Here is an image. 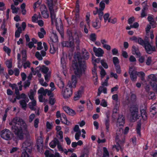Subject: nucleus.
<instances>
[{
  "instance_id": "f257e3e1",
  "label": "nucleus",
  "mask_w": 157,
  "mask_h": 157,
  "mask_svg": "<svg viewBox=\"0 0 157 157\" xmlns=\"http://www.w3.org/2000/svg\"><path fill=\"white\" fill-rule=\"evenodd\" d=\"M9 124L12 126V131L20 140L23 139L25 136L29 133L27 124L21 117H16L14 118Z\"/></svg>"
},
{
  "instance_id": "f03ea898",
  "label": "nucleus",
  "mask_w": 157,
  "mask_h": 157,
  "mask_svg": "<svg viewBox=\"0 0 157 157\" xmlns=\"http://www.w3.org/2000/svg\"><path fill=\"white\" fill-rule=\"evenodd\" d=\"M78 63H73L72 67L75 75L72 76L71 81H69L67 86L72 89L75 88L77 83V77L79 78L84 72V69L86 67V65L85 61L80 58L77 55Z\"/></svg>"
},
{
  "instance_id": "7ed1b4c3",
  "label": "nucleus",
  "mask_w": 157,
  "mask_h": 157,
  "mask_svg": "<svg viewBox=\"0 0 157 157\" xmlns=\"http://www.w3.org/2000/svg\"><path fill=\"white\" fill-rule=\"evenodd\" d=\"M47 4L49 10L52 24H56L57 29L61 37H63V27L60 19L57 21L56 13L57 9V0H47Z\"/></svg>"
},
{
  "instance_id": "20e7f679",
  "label": "nucleus",
  "mask_w": 157,
  "mask_h": 157,
  "mask_svg": "<svg viewBox=\"0 0 157 157\" xmlns=\"http://www.w3.org/2000/svg\"><path fill=\"white\" fill-rule=\"evenodd\" d=\"M123 127L118 128L117 131L116 140L118 143H121L122 141L123 143L124 142V136L123 134Z\"/></svg>"
},
{
  "instance_id": "39448f33",
  "label": "nucleus",
  "mask_w": 157,
  "mask_h": 157,
  "mask_svg": "<svg viewBox=\"0 0 157 157\" xmlns=\"http://www.w3.org/2000/svg\"><path fill=\"white\" fill-rule=\"evenodd\" d=\"M62 94L65 99H67L71 97L72 94V89L67 86L66 87L62 89Z\"/></svg>"
},
{
  "instance_id": "423d86ee",
  "label": "nucleus",
  "mask_w": 157,
  "mask_h": 157,
  "mask_svg": "<svg viewBox=\"0 0 157 157\" xmlns=\"http://www.w3.org/2000/svg\"><path fill=\"white\" fill-rule=\"evenodd\" d=\"M138 108L136 106H132L130 108V111L131 112L132 117L130 121L132 122H134L137 119L139 118L138 113Z\"/></svg>"
},
{
  "instance_id": "0eeeda50",
  "label": "nucleus",
  "mask_w": 157,
  "mask_h": 157,
  "mask_svg": "<svg viewBox=\"0 0 157 157\" xmlns=\"http://www.w3.org/2000/svg\"><path fill=\"white\" fill-rule=\"evenodd\" d=\"M153 43V41L151 40L150 43L148 40L147 42L145 43V44L144 46V47L146 52L149 54H151L153 52H155L156 51L155 46L151 45V44H152Z\"/></svg>"
},
{
  "instance_id": "6e6552de",
  "label": "nucleus",
  "mask_w": 157,
  "mask_h": 157,
  "mask_svg": "<svg viewBox=\"0 0 157 157\" xmlns=\"http://www.w3.org/2000/svg\"><path fill=\"white\" fill-rule=\"evenodd\" d=\"M11 132L10 131L7 129L2 130L1 132V137L6 140H10L11 139Z\"/></svg>"
},
{
  "instance_id": "1a4fd4ad",
  "label": "nucleus",
  "mask_w": 157,
  "mask_h": 157,
  "mask_svg": "<svg viewBox=\"0 0 157 157\" xmlns=\"http://www.w3.org/2000/svg\"><path fill=\"white\" fill-rule=\"evenodd\" d=\"M129 73L132 81H135L137 78V75H138L137 72L136 71L135 68L134 67H130Z\"/></svg>"
},
{
  "instance_id": "9d476101",
  "label": "nucleus",
  "mask_w": 157,
  "mask_h": 157,
  "mask_svg": "<svg viewBox=\"0 0 157 157\" xmlns=\"http://www.w3.org/2000/svg\"><path fill=\"white\" fill-rule=\"evenodd\" d=\"M83 36V34L80 31H75L73 36V39L75 40V42L77 44H79L80 43L79 39L81 38Z\"/></svg>"
},
{
  "instance_id": "9b49d317",
  "label": "nucleus",
  "mask_w": 157,
  "mask_h": 157,
  "mask_svg": "<svg viewBox=\"0 0 157 157\" xmlns=\"http://www.w3.org/2000/svg\"><path fill=\"white\" fill-rule=\"evenodd\" d=\"M124 124V117L122 115H120L117 120V128L120 127H123Z\"/></svg>"
},
{
  "instance_id": "f8f14e48",
  "label": "nucleus",
  "mask_w": 157,
  "mask_h": 157,
  "mask_svg": "<svg viewBox=\"0 0 157 157\" xmlns=\"http://www.w3.org/2000/svg\"><path fill=\"white\" fill-rule=\"evenodd\" d=\"M93 50L95 56L98 57L102 56L104 53V51L100 48H97L94 47Z\"/></svg>"
},
{
  "instance_id": "ddd939ff",
  "label": "nucleus",
  "mask_w": 157,
  "mask_h": 157,
  "mask_svg": "<svg viewBox=\"0 0 157 157\" xmlns=\"http://www.w3.org/2000/svg\"><path fill=\"white\" fill-rule=\"evenodd\" d=\"M62 45L67 47H73L74 46V41L73 39H69V41H64L62 43Z\"/></svg>"
},
{
  "instance_id": "4468645a",
  "label": "nucleus",
  "mask_w": 157,
  "mask_h": 157,
  "mask_svg": "<svg viewBox=\"0 0 157 157\" xmlns=\"http://www.w3.org/2000/svg\"><path fill=\"white\" fill-rule=\"evenodd\" d=\"M84 91V87L83 86H81L78 91V92L75 95L74 97V100L75 101H77L81 97L82 94Z\"/></svg>"
},
{
  "instance_id": "2eb2a0df",
  "label": "nucleus",
  "mask_w": 157,
  "mask_h": 157,
  "mask_svg": "<svg viewBox=\"0 0 157 157\" xmlns=\"http://www.w3.org/2000/svg\"><path fill=\"white\" fill-rule=\"evenodd\" d=\"M63 109L64 111L70 115L74 116L75 115V112L68 106H65L63 107Z\"/></svg>"
},
{
  "instance_id": "dca6fc26",
  "label": "nucleus",
  "mask_w": 157,
  "mask_h": 157,
  "mask_svg": "<svg viewBox=\"0 0 157 157\" xmlns=\"http://www.w3.org/2000/svg\"><path fill=\"white\" fill-rule=\"evenodd\" d=\"M92 26L96 29H99L101 26V22L100 21L98 18H96L95 21L92 22Z\"/></svg>"
},
{
  "instance_id": "f3484780",
  "label": "nucleus",
  "mask_w": 157,
  "mask_h": 157,
  "mask_svg": "<svg viewBox=\"0 0 157 157\" xmlns=\"http://www.w3.org/2000/svg\"><path fill=\"white\" fill-rule=\"evenodd\" d=\"M29 101V99L28 98L27 99H23L20 100L19 101V103L20 104V106L22 108L24 109L25 110L27 107V104L26 103L28 102Z\"/></svg>"
},
{
  "instance_id": "a211bd4d",
  "label": "nucleus",
  "mask_w": 157,
  "mask_h": 157,
  "mask_svg": "<svg viewBox=\"0 0 157 157\" xmlns=\"http://www.w3.org/2000/svg\"><path fill=\"white\" fill-rule=\"evenodd\" d=\"M44 154L46 157H60V155L59 153L56 152L54 155L51 153L49 150H47L44 153Z\"/></svg>"
},
{
  "instance_id": "6ab92c4d",
  "label": "nucleus",
  "mask_w": 157,
  "mask_h": 157,
  "mask_svg": "<svg viewBox=\"0 0 157 157\" xmlns=\"http://www.w3.org/2000/svg\"><path fill=\"white\" fill-rule=\"evenodd\" d=\"M50 39L52 41L55 43H56L58 41V37L55 32H52L51 34Z\"/></svg>"
},
{
  "instance_id": "aec40b11",
  "label": "nucleus",
  "mask_w": 157,
  "mask_h": 157,
  "mask_svg": "<svg viewBox=\"0 0 157 157\" xmlns=\"http://www.w3.org/2000/svg\"><path fill=\"white\" fill-rule=\"evenodd\" d=\"M32 101L29 103V108L32 110H34L36 109V101L35 99L31 100Z\"/></svg>"
},
{
  "instance_id": "412c9836",
  "label": "nucleus",
  "mask_w": 157,
  "mask_h": 157,
  "mask_svg": "<svg viewBox=\"0 0 157 157\" xmlns=\"http://www.w3.org/2000/svg\"><path fill=\"white\" fill-rule=\"evenodd\" d=\"M140 112L142 118L144 120L147 119V115L146 112V108L144 107V108L142 107L140 109Z\"/></svg>"
},
{
  "instance_id": "4be33fe9",
  "label": "nucleus",
  "mask_w": 157,
  "mask_h": 157,
  "mask_svg": "<svg viewBox=\"0 0 157 157\" xmlns=\"http://www.w3.org/2000/svg\"><path fill=\"white\" fill-rule=\"evenodd\" d=\"M132 51L133 54H136L138 56H140V53L139 50L138 48L135 46H132Z\"/></svg>"
},
{
  "instance_id": "5701e85b",
  "label": "nucleus",
  "mask_w": 157,
  "mask_h": 157,
  "mask_svg": "<svg viewBox=\"0 0 157 157\" xmlns=\"http://www.w3.org/2000/svg\"><path fill=\"white\" fill-rule=\"evenodd\" d=\"M59 143L57 139L55 138L49 144L50 146L52 148H54Z\"/></svg>"
},
{
  "instance_id": "b1692460",
  "label": "nucleus",
  "mask_w": 157,
  "mask_h": 157,
  "mask_svg": "<svg viewBox=\"0 0 157 157\" xmlns=\"http://www.w3.org/2000/svg\"><path fill=\"white\" fill-rule=\"evenodd\" d=\"M82 56L83 59L85 60H87L89 56L88 52L85 49H83L82 51Z\"/></svg>"
},
{
  "instance_id": "393cba45",
  "label": "nucleus",
  "mask_w": 157,
  "mask_h": 157,
  "mask_svg": "<svg viewBox=\"0 0 157 157\" xmlns=\"http://www.w3.org/2000/svg\"><path fill=\"white\" fill-rule=\"evenodd\" d=\"M117 145H114L113 146V148H115L117 151H118L119 150H120L121 152H122L123 150V147L122 145H121L120 144H121L124 143H123L122 141L121 142V143H118L117 142Z\"/></svg>"
},
{
  "instance_id": "a878e982",
  "label": "nucleus",
  "mask_w": 157,
  "mask_h": 157,
  "mask_svg": "<svg viewBox=\"0 0 157 157\" xmlns=\"http://www.w3.org/2000/svg\"><path fill=\"white\" fill-rule=\"evenodd\" d=\"M58 46L56 44H52V47L51 46L50 52L51 53L54 54L57 51Z\"/></svg>"
},
{
  "instance_id": "bb28decb",
  "label": "nucleus",
  "mask_w": 157,
  "mask_h": 157,
  "mask_svg": "<svg viewBox=\"0 0 157 157\" xmlns=\"http://www.w3.org/2000/svg\"><path fill=\"white\" fill-rule=\"evenodd\" d=\"M46 33V31L43 28L40 29V31L38 33L39 37L40 38L44 37Z\"/></svg>"
},
{
  "instance_id": "cd10ccee",
  "label": "nucleus",
  "mask_w": 157,
  "mask_h": 157,
  "mask_svg": "<svg viewBox=\"0 0 157 157\" xmlns=\"http://www.w3.org/2000/svg\"><path fill=\"white\" fill-rule=\"evenodd\" d=\"M36 93V91L31 89L30 90L29 93L28 94V95L30 99L31 100L34 99V97L35 96Z\"/></svg>"
},
{
  "instance_id": "c85d7f7f",
  "label": "nucleus",
  "mask_w": 157,
  "mask_h": 157,
  "mask_svg": "<svg viewBox=\"0 0 157 157\" xmlns=\"http://www.w3.org/2000/svg\"><path fill=\"white\" fill-rule=\"evenodd\" d=\"M21 53L22 54V62L23 63L25 61L26 59V51L24 49L22 50L21 52Z\"/></svg>"
},
{
  "instance_id": "c756f323",
  "label": "nucleus",
  "mask_w": 157,
  "mask_h": 157,
  "mask_svg": "<svg viewBox=\"0 0 157 157\" xmlns=\"http://www.w3.org/2000/svg\"><path fill=\"white\" fill-rule=\"evenodd\" d=\"M47 89L45 90L43 87H41L38 91V93L39 94H40L43 96H46L47 94Z\"/></svg>"
},
{
  "instance_id": "7c9ffc66",
  "label": "nucleus",
  "mask_w": 157,
  "mask_h": 157,
  "mask_svg": "<svg viewBox=\"0 0 157 157\" xmlns=\"http://www.w3.org/2000/svg\"><path fill=\"white\" fill-rule=\"evenodd\" d=\"M109 15L110 14L109 13H106L103 14V17L105 23H106L107 21L109 23L110 22V19L109 18Z\"/></svg>"
},
{
  "instance_id": "2f4dec72",
  "label": "nucleus",
  "mask_w": 157,
  "mask_h": 157,
  "mask_svg": "<svg viewBox=\"0 0 157 157\" xmlns=\"http://www.w3.org/2000/svg\"><path fill=\"white\" fill-rule=\"evenodd\" d=\"M61 121L64 124L67 125L68 124L67 123V120L66 115L64 113H62L61 114Z\"/></svg>"
},
{
  "instance_id": "473e14b6",
  "label": "nucleus",
  "mask_w": 157,
  "mask_h": 157,
  "mask_svg": "<svg viewBox=\"0 0 157 157\" xmlns=\"http://www.w3.org/2000/svg\"><path fill=\"white\" fill-rule=\"evenodd\" d=\"M147 1H145L141 3L143 9L142 10L147 11L148 10L149 6L148 5Z\"/></svg>"
},
{
  "instance_id": "72a5a7b5",
  "label": "nucleus",
  "mask_w": 157,
  "mask_h": 157,
  "mask_svg": "<svg viewBox=\"0 0 157 157\" xmlns=\"http://www.w3.org/2000/svg\"><path fill=\"white\" fill-rule=\"evenodd\" d=\"M105 124L106 126V129L107 132H109V120L108 117L105 121Z\"/></svg>"
},
{
  "instance_id": "f704fd0d",
  "label": "nucleus",
  "mask_w": 157,
  "mask_h": 157,
  "mask_svg": "<svg viewBox=\"0 0 157 157\" xmlns=\"http://www.w3.org/2000/svg\"><path fill=\"white\" fill-rule=\"evenodd\" d=\"M148 78L149 79L148 80H149L150 79L156 82H157V77L154 74H151L149 75L148 76Z\"/></svg>"
},
{
  "instance_id": "c9c22d12",
  "label": "nucleus",
  "mask_w": 157,
  "mask_h": 157,
  "mask_svg": "<svg viewBox=\"0 0 157 157\" xmlns=\"http://www.w3.org/2000/svg\"><path fill=\"white\" fill-rule=\"evenodd\" d=\"M56 83L57 85L60 88H61L64 87V83L60 78L59 79L57 80Z\"/></svg>"
},
{
  "instance_id": "e433bc0d",
  "label": "nucleus",
  "mask_w": 157,
  "mask_h": 157,
  "mask_svg": "<svg viewBox=\"0 0 157 157\" xmlns=\"http://www.w3.org/2000/svg\"><path fill=\"white\" fill-rule=\"evenodd\" d=\"M103 157H109V153L107 149L105 147H103Z\"/></svg>"
},
{
  "instance_id": "4c0bfd02",
  "label": "nucleus",
  "mask_w": 157,
  "mask_h": 157,
  "mask_svg": "<svg viewBox=\"0 0 157 157\" xmlns=\"http://www.w3.org/2000/svg\"><path fill=\"white\" fill-rule=\"evenodd\" d=\"M148 41L147 40L145 39L144 40L141 38H139L138 39V43L141 45L144 46L145 44V43L147 42Z\"/></svg>"
},
{
  "instance_id": "58836bf2",
  "label": "nucleus",
  "mask_w": 157,
  "mask_h": 157,
  "mask_svg": "<svg viewBox=\"0 0 157 157\" xmlns=\"http://www.w3.org/2000/svg\"><path fill=\"white\" fill-rule=\"evenodd\" d=\"M100 61V58H98L95 59V57L94 56H93L92 57V62L94 64V67L97 66V65L95 64V63H99Z\"/></svg>"
},
{
  "instance_id": "ea45409f",
  "label": "nucleus",
  "mask_w": 157,
  "mask_h": 157,
  "mask_svg": "<svg viewBox=\"0 0 157 157\" xmlns=\"http://www.w3.org/2000/svg\"><path fill=\"white\" fill-rule=\"evenodd\" d=\"M11 8L12 10V13H17L19 9V8H16L13 5H11Z\"/></svg>"
},
{
  "instance_id": "a19ab883",
  "label": "nucleus",
  "mask_w": 157,
  "mask_h": 157,
  "mask_svg": "<svg viewBox=\"0 0 157 157\" xmlns=\"http://www.w3.org/2000/svg\"><path fill=\"white\" fill-rule=\"evenodd\" d=\"M100 11L99 12L103 11L105 8V4L104 1H101L99 4Z\"/></svg>"
},
{
  "instance_id": "79ce46f5",
  "label": "nucleus",
  "mask_w": 157,
  "mask_h": 157,
  "mask_svg": "<svg viewBox=\"0 0 157 157\" xmlns=\"http://www.w3.org/2000/svg\"><path fill=\"white\" fill-rule=\"evenodd\" d=\"M154 111L153 112V114L154 113H155L157 112V103L154 104L153 105L151 106V112Z\"/></svg>"
},
{
  "instance_id": "37998d69",
  "label": "nucleus",
  "mask_w": 157,
  "mask_h": 157,
  "mask_svg": "<svg viewBox=\"0 0 157 157\" xmlns=\"http://www.w3.org/2000/svg\"><path fill=\"white\" fill-rule=\"evenodd\" d=\"M90 39L91 41L94 42L96 39V36L95 33L91 34L90 36Z\"/></svg>"
},
{
  "instance_id": "c03bdc74",
  "label": "nucleus",
  "mask_w": 157,
  "mask_h": 157,
  "mask_svg": "<svg viewBox=\"0 0 157 157\" xmlns=\"http://www.w3.org/2000/svg\"><path fill=\"white\" fill-rule=\"evenodd\" d=\"M6 64L7 67L9 68H11L12 67V61L11 60H8L6 61Z\"/></svg>"
},
{
  "instance_id": "a18cd8bd",
  "label": "nucleus",
  "mask_w": 157,
  "mask_h": 157,
  "mask_svg": "<svg viewBox=\"0 0 157 157\" xmlns=\"http://www.w3.org/2000/svg\"><path fill=\"white\" fill-rule=\"evenodd\" d=\"M56 101L55 98L53 97H50L49 99V103L51 105H54Z\"/></svg>"
},
{
  "instance_id": "49530a36",
  "label": "nucleus",
  "mask_w": 157,
  "mask_h": 157,
  "mask_svg": "<svg viewBox=\"0 0 157 157\" xmlns=\"http://www.w3.org/2000/svg\"><path fill=\"white\" fill-rule=\"evenodd\" d=\"M150 84L153 90L157 93V84L155 83L150 82Z\"/></svg>"
},
{
  "instance_id": "de8ad7c7",
  "label": "nucleus",
  "mask_w": 157,
  "mask_h": 157,
  "mask_svg": "<svg viewBox=\"0 0 157 157\" xmlns=\"http://www.w3.org/2000/svg\"><path fill=\"white\" fill-rule=\"evenodd\" d=\"M86 105L87 108L89 110H91L93 109L92 105L90 101H87Z\"/></svg>"
},
{
  "instance_id": "09e8293b",
  "label": "nucleus",
  "mask_w": 157,
  "mask_h": 157,
  "mask_svg": "<svg viewBox=\"0 0 157 157\" xmlns=\"http://www.w3.org/2000/svg\"><path fill=\"white\" fill-rule=\"evenodd\" d=\"M42 16L45 18H48L49 16L48 11L47 10L41 13Z\"/></svg>"
},
{
  "instance_id": "8fccbe9b",
  "label": "nucleus",
  "mask_w": 157,
  "mask_h": 157,
  "mask_svg": "<svg viewBox=\"0 0 157 157\" xmlns=\"http://www.w3.org/2000/svg\"><path fill=\"white\" fill-rule=\"evenodd\" d=\"M147 11L145 10H142L140 13V17L141 18H143L147 16Z\"/></svg>"
},
{
  "instance_id": "3c124183",
  "label": "nucleus",
  "mask_w": 157,
  "mask_h": 157,
  "mask_svg": "<svg viewBox=\"0 0 157 157\" xmlns=\"http://www.w3.org/2000/svg\"><path fill=\"white\" fill-rule=\"evenodd\" d=\"M35 56L36 58L39 60H42L43 58L42 56L40 54V52H37L35 53Z\"/></svg>"
},
{
  "instance_id": "603ef678",
  "label": "nucleus",
  "mask_w": 157,
  "mask_h": 157,
  "mask_svg": "<svg viewBox=\"0 0 157 157\" xmlns=\"http://www.w3.org/2000/svg\"><path fill=\"white\" fill-rule=\"evenodd\" d=\"M113 62L115 66L119 65V60L117 57H114L113 58Z\"/></svg>"
},
{
  "instance_id": "864d4df0",
  "label": "nucleus",
  "mask_w": 157,
  "mask_h": 157,
  "mask_svg": "<svg viewBox=\"0 0 157 157\" xmlns=\"http://www.w3.org/2000/svg\"><path fill=\"white\" fill-rule=\"evenodd\" d=\"M30 81L29 80H27L25 81L23 85V87L24 89H26L27 87H28L30 86Z\"/></svg>"
},
{
  "instance_id": "5fc2aeb1",
  "label": "nucleus",
  "mask_w": 157,
  "mask_h": 157,
  "mask_svg": "<svg viewBox=\"0 0 157 157\" xmlns=\"http://www.w3.org/2000/svg\"><path fill=\"white\" fill-rule=\"evenodd\" d=\"M141 126V124L140 123H139L138 124L137 126V128H136V130H137V133L140 136L141 135V134H140Z\"/></svg>"
},
{
  "instance_id": "6e6d98bb",
  "label": "nucleus",
  "mask_w": 157,
  "mask_h": 157,
  "mask_svg": "<svg viewBox=\"0 0 157 157\" xmlns=\"http://www.w3.org/2000/svg\"><path fill=\"white\" fill-rule=\"evenodd\" d=\"M147 19L148 21L150 22V24L151 25H153L154 24L155 22L152 17L148 16L147 17Z\"/></svg>"
},
{
  "instance_id": "4d7b16f0",
  "label": "nucleus",
  "mask_w": 157,
  "mask_h": 157,
  "mask_svg": "<svg viewBox=\"0 0 157 157\" xmlns=\"http://www.w3.org/2000/svg\"><path fill=\"white\" fill-rule=\"evenodd\" d=\"M41 71L44 73L47 74L49 71V69L48 67H43L41 68Z\"/></svg>"
},
{
  "instance_id": "13d9d810",
  "label": "nucleus",
  "mask_w": 157,
  "mask_h": 157,
  "mask_svg": "<svg viewBox=\"0 0 157 157\" xmlns=\"http://www.w3.org/2000/svg\"><path fill=\"white\" fill-rule=\"evenodd\" d=\"M57 137L60 139H62L63 138V132L62 131L57 132Z\"/></svg>"
},
{
  "instance_id": "bf43d9fd",
  "label": "nucleus",
  "mask_w": 157,
  "mask_h": 157,
  "mask_svg": "<svg viewBox=\"0 0 157 157\" xmlns=\"http://www.w3.org/2000/svg\"><path fill=\"white\" fill-rule=\"evenodd\" d=\"M39 80L40 83L42 86H48V84L46 82H44L43 79L40 78Z\"/></svg>"
},
{
  "instance_id": "052dcab7",
  "label": "nucleus",
  "mask_w": 157,
  "mask_h": 157,
  "mask_svg": "<svg viewBox=\"0 0 157 157\" xmlns=\"http://www.w3.org/2000/svg\"><path fill=\"white\" fill-rule=\"evenodd\" d=\"M30 63L28 61H26L23 64V67L25 69L27 67H30Z\"/></svg>"
},
{
  "instance_id": "680f3d73",
  "label": "nucleus",
  "mask_w": 157,
  "mask_h": 157,
  "mask_svg": "<svg viewBox=\"0 0 157 157\" xmlns=\"http://www.w3.org/2000/svg\"><path fill=\"white\" fill-rule=\"evenodd\" d=\"M135 21V18L134 17L129 18L128 21V23L129 25L132 24Z\"/></svg>"
},
{
  "instance_id": "e2e57ef3",
  "label": "nucleus",
  "mask_w": 157,
  "mask_h": 157,
  "mask_svg": "<svg viewBox=\"0 0 157 157\" xmlns=\"http://www.w3.org/2000/svg\"><path fill=\"white\" fill-rule=\"evenodd\" d=\"M41 0H39L35 3L33 6V8L35 10L36 8L39 6L41 3Z\"/></svg>"
},
{
  "instance_id": "0e129e2a",
  "label": "nucleus",
  "mask_w": 157,
  "mask_h": 157,
  "mask_svg": "<svg viewBox=\"0 0 157 157\" xmlns=\"http://www.w3.org/2000/svg\"><path fill=\"white\" fill-rule=\"evenodd\" d=\"M47 95L48 96H50V97H53L54 96V94L52 92L53 91H52L51 90H49L47 89Z\"/></svg>"
},
{
  "instance_id": "69168bd1",
  "label": "nucleus",
  "mask_w": 157,
  "mask_h": 157,
  "mask_svg": "<svg viewBox=\"0 0 157 157\" xmlns=\"http://www.w3.org/2000/svg\"><path fill=\"white\" fill-rule=\"evenodd\" d=\"M81 135V132L79 131V132H76L75 135V138L76 140H78L79 139V137Z\"/></svg>"
},
{
  "instance_id": "338daca9",
  "label": "nucleus",
  "mask_w": 157,
  "mask_h": 157,
  "mask_svg": "<svg viewBox=\"0 0 157 157\" xmlns=\"http://www.w3.org/2000/svg\"><path fill=\"white\" fill-rule=\"evenodd\" d=\"M40 9L41 13L47 10L46 6L44 5H42L40 6Z\"/></svg>"
},
{
  "instance_id": "774afa93",
  "label": "nucleus",
  "mask_w": 157,
  "mask_h": 157,
  "mask_svg": "<svg viewBox=\"0 0 157 157\" xmlns=\"http://www.w3.org/2000/svg\"><path fill=\"white\" fill-rule=\"evenodd\" d=\"M152 6L153 8L154 11L156 12L157 9V3L155 2H153L152 3Z\"/></svg>"
}]
</instances>
